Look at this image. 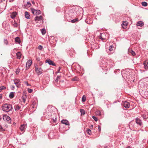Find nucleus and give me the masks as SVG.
Instances as JSON below:
<instances>
[{
    "instance_id": "obj_20",
    "label": "nucleus",
    "mask_w": 148,
    "mask_h": 148,
    "mask_svg": "<svg viewBox=\"0 0 148 148\" xmlns=\"http://www.w3.org/2000/svg\"><path fill=\"white\" fill-rule=\"evenodd\" d=\"M25 17L27 19L29 18L30 15L27 12H25Z\"/></svg>"
},
{
    "instance_id": "obj_54",
    "label": "nucleus",
    "mask_w": 148,
    "mask_h": 148,
    "mask_svg": "<svg viewBox=\"0 0 148 148\" xmlns=\"http://www.w3.org/2000/svg\"><path fill=\"white\" fill-rule=\"evenodd\" d=\"M1 116H0V119H1Z\"/></svg>"
},
{
    "instance_id": "obj_25",
    "label": "nucleus",
    "mask_w": 148,
    "mask_h": 148,
    "mask_svg": "<svg viewBox=\"0 0 148 148\" xmlns=\"http://www.w3.org/2000/svg\"><path fill=\"white\" fill-rule=\"evenodd\" d=\"M142 5L144 7H145L147 5V3L145 1L141 3Z\"/></svg>"
},
{
    "instance_id": "obj_46",
    "label": "nucleus",
    "mask_w": 148,
    "mask_h": 148,
    "mask_svg": "<svg viewBox=\"0 0 148 148\" xmlns=\"http://www.w3.org/2000/svg\"><path fill=\"white\" fill-rule=\"evenodd\" d=\"M60 67H59V68L58 69V72H60Z\"/></svg>"
},
{
    "instance_id": "obj_7",
    "label": "nucleus",
    "mask_w": 148,
    "mask_h": 148,
    "mask_svg": "<svg viewBox=\"0 0 148 148\" xmlns=\"http://www.w3.org/2000/svg\"><path fill=\"white\" fill-rule=\"evenodd\" d=\"M26 124H23L21 125L19 128L21 131L24 132L25 131V129L26 128Z\"/></svg>"
},
{
    "instance_id": "obj_11",
    "label": "nucleus",
    "mask_w": 148,
    "mask_h": 148,
    "mask_svg": "<svg viewBox=\"0 0 148 148\" xmlns=\"http://www.w3.org/2000/svg\"><path fill=\"white\" fill-rule=\"evenodd\" d=\"M61 122L62 124H65L66 125H69V121L67 120L63 119L62 120Z\"/></svg>"
},
{
    "instance_id": "obj_32",
    "label": "nucleus",
    "mask_w": 148,
    "mask_h": 148,
    "mask_svg": "<svg viewBox=\"0 0 148 148\" xmlns=\"http://www.w3.org/2000/svg\"><path fill=\"white\" fill-rule=\"evenodd\" d=\"M60 76H57V78L55 80V82L56 83L58 82V79L60 78Z\"/></svg>"
},
{
    "instance_id": "obj_4",
    "label": "nucleus",
    "mask_w": 148,
    "mask_h": 148,
    "mask_svg": "<svg viewBox=\"0 0 148 148\" xmlns=\"http://www.w3.org/2000/svg\"><path fill=\"white\" fill-rule=\"evenodd\" d=\"M14 84L17 87H18L21 85L20 81L19 79H16L14 80Z\"/></svg>"
},
{
    "instance_id": "obj_48",
    "label": "nucleus",
    "mask_w": 148,
    "mask_h": 148,
    "mask_svg": "<svg viewBox=\"0 0 148 148\" xmlns=\"http://www.w3.org/2000/svg\"><path fill=\"white\" fill-rule=\"evenodd\" d=\"M2 98V96L1 95H0V99Z\"/></svg>"
},
{
    "instance_id": "obj_5",
    "label": "nucleus",
    "mask_w": 148,
    "mask_h": 148,
    "mask_svg": "<svg viewBox=\"0 0 148 148\" xmlns=\"http://www.w3.org/2000/svg\"><path fill=\"white\" fill-rule=\"evenodd\" d=\"M32 63V61L31 60H29L27 62L26 65V69H29L30 66Z\"/></svg>"
},
{
    "instance_id": "obj_33",
    "label": "nucleus",
    "mask_w": 148,
    "mask_h": 148,
    "mask_svg": "<svg viewBox=\"0 0 148 148\" xmlns=\"http://www.w3.org/2000/svg\"><path fill=\"white\" fill-rule=\"evenodd\" d=\"M5 130V129L0 125V131L3 132Z\"/></svg>"
},
{
    "instance_id": "obj_41",
    "label": "nucleus",
    "mask_w": 148,
    "mask_h": 148,
    "mask_svg": "<svg viewBox=\"0 0 148 148\" xmlns=\"http://www.w3.org/2000/svg\"><path fill=\"white\" fill-rule=\"evenodd\" d=\"M33 91V90L31 89H28V92L29 93H31Z\"/></svg>"
},
{
    "instance_id": "obj_26",
    "label": "nucleus",
    "mask_w": 148,
    "mask_h": 148,
    "mask_svg": "<svg viewBox=\"0 0 148 148\" xmlns=\"http://www.w3.org/2000/svg\"><path fill=\"white\" fill-rule=\"evenodd\" d=\"M95 114L97 116H100L101 115V112L98 110L96 111Z\"/></svg>"
},
{
    "instance_id": "obj_19",
    "label": "nucleus",
    "mask_w": 148,
    "mask_h": 148,
    "mask_svg": "<svg viewBox=\"0 0 148 148\" xmlns=\"http://www.w3.org/2000/svg\"><path fill=\"white\" fill-rule=\"evenodd\" d=\"M15 40L17 43L20 44L21 42L20 40L18 37H16L15 38Z\"/></svg>"
},
{
    "instance_id": "obj_30",
    "label": "nucleus",
    "mask_w": 148,
    "mask_h": 148,
    "mask_svg": "<svg viewBox=\"0 0 148 148\" xmlns=\"http://www.w3.org/2000/svg\"><path fill=\"white\" fill-rule=\"evenodd\" d=\"M86 99V97L85 95H83L82 98V102H85Z\"/></svg>"
},
{
    "instance_id": "obj_18",
    "label": "nucleus",
    "mask_w": 148,
    "mask_h": 148,
    "mask_svg": "<svg viewBox=\"0 0 148 148\" xmlns=\"http://www.w3.org/2000/svg\"><path fill=\"white\" fill-rule=\"evenodd\" d=\"M16 56H17V58L20 59L21 58V54L20 52H18L16 53Z\"/></svg>"
},
{
    "instance_id": "obj_14",
    "label": "nucleus",
    "mask_w": 148,
    "mask_h": 148,
    "mask_svg": "<svg viewBox=\"0 0 148 148\" xmlns=\"http://www.w3.org/2000/svg\"><path fill=\"white\" fill-rule=\"evenodd\" d=\"M144 25V23L141 21H138L137 23V26H139L142 27Z\"/></svg>"
},
{
    "instance_id": "obj_24",
    "label": "nucleus",
    "mask_w": 148,
    "mask_h": 148,
    "mask_svg": "<svg viewBox=\"0 0 148 148\" xmlns=\"http://www.w3.org/2000/svg\"><path fill=\"white\" fill-rule=\"evenodd\" d=\"M78 21V18H76L75 19H73L71 20V22L72 23H75L76 22H77Z\"/></svg>"
},
{
    "instance_id": "obj_34",
    "label": "nucleus",
    "mask_w": 148,
    "mask_h": 148,
    "mask_svg": "<svg viewBox=\"0 0 148 148\" xmlns=\"http://www.w3.org/2000/svg\"><path fill=\"white\" fill-rule=\"evenodd\" d=\"M6 87L4 86H1L0 87V92L2 90L5 89Z\"/></svg>"
},
{
    "instance_id": "obj_2",
    "label": "nucleus",
    "mask_w": 148,
    "mask_h": 148,
    "mask_svg": "<svg viewBox=\"0 0 148 148\" xmlns=\"http://www.w3.org/2000/svg\"><path fill=\"white\" fill-rule=\"evenodd\" d=\"M31 10L32 13L36 15L40 14L41 12L40 10H35L34 8H31Z\"/></svg>"
},
{
    "instance_id": "obj_42",
    "label": "nucleus",
    "mask_w": 148,
    "mask_h": 148,
    "mask_svg": "<svg viewBox=\"0 0 148 148\" xmlns=\"http://www.w3.org/2000/svg\"><path fill=\"white\" fill-rule=\"evenodd\" d=\"M27 4L29 6H30L31 5V3L29 2H27Z\"/></svg>"
},
{
    "instance_id": "obj_15",
    "label": "nucleus",
    "mask_w": 148,
    "mask_h": 148,
    "mask_svg": "<svg viewBox=\"0 0 148 148\" xmlns=\"http://www.w3.org/2000/svg\"><path fill=\"white\" fill-rule=\"evenodd\" d=\"M128 53H130L132 55L134 56L136 55V53L132 50L131 49H129L128 50Z\"/></svg>"
},
{
    "instance_id": "obj_45",
    "label": "nucleus",
    "mask_w": 148,
    "mask_h": 148,
    "mask_svg": "<svg viewBox=\"0 0 148 148\" xmlns=\"http://www.w3.org/2000/svg\"><path fill=\"white\" fill-rule=\"evenodd\" d=\"M5 1V0H0V3L1 2H4Z\"/></svg>"
},
{
    "instance_id": "obj_16",
    "label": "nucleus",
    "mask_w": 148,
    "mask_h": 148,
    "mask_svg": "<svg viewBox=\"0 0 148 148\" xmlns=\"http://www.w3.org/2000/svg\"><path fill=\"white\" fill-rule=\"evenodd\" d=\"M17 14V13L16 12H13L10 15V17L12 19H14L16 17Z\"/></svg>"
},
{
    "instance_id": "obj_8",
    "label": "nucleus",
    "mask_w": 148,
    "mask_h": 148,
    "mask_svg": "<svg viewBox=\"0 0 148 148\" xmlns=\"http://www.w3.org/2000/svg\"><path fill=\"white\" fill-rule=\"evenodd\" d=\"M35 70L37 73L41 74L42 73V70L41 68H36V67Z\"/></svg>"
},
{
    "instance_id": "obj_22",
    "label": "nucleus",
    "mask_w": 148,
    "mask_h": 148,
    "mask_svg": "<svg viewBox=\"0 0 148 148\" xmlns=\"http://www.w3.org/2000/svg\"><path fill=\"white\" fill-rule=\"evenodd\" d=\"M9 97L10 98H13L14 97V92H10Z\"/></svg>"
},
{
    "instance_id": "obj_28",
    "label": "nucleus",
    "mask_w": 148,
    "mask_h": 148,
    "mask_svg": "<svg viewBox=\"0 0 148 148\" xmlns=\"http://www.w3.org/2000/svg\"><path fill=\"white\" fill-rule=\"evenodd\" d=\"M142 116L143 117L144 119H146L148 117V116L146 114H144L143 115H142Z\"/></svg>"
},
{
    "instance_id": "obj_1",
    "label": "nucleus",
    "mask_w": 148,
    "mask_h": 148,
    "mask_svg": "<svg viewBox=\"0 0 148 148\" xmlns=\"http://www.w3.org/2000/svg\"><path fill=\"white\" fill-rule=\"evenodd\" d=\"M12 109V105L5 103L3 106L2 110L4 111L8 112L11 111Z\"/></svg>"
},
{
    "instance_id": "obj_12",
    "label": "nucleus",
    "mask_w": 148,
    "mask_h": 148,
    "mask_svg": "<svg viewBox=\"0 0 148 148\" xmlns=\"http://www.w3.org/2000/svg\"><path fill=\"white\" fill-rule=\"evenodd\" d=\"M136 122L137 124L139 125H141L142 123V122L141 121V120L138 119H136Z\"/></svg>"
},
{
    "instance_id": "obj_38",
    "label": "nucleus",
    "mask_w": 148,
    "mask_h": 148,
    "mask_svg": "<svg viewBox=\"0 0 148 148\" xmlns=\"http://www.w3.org/2000/svg\"><path fill=\"white\" fill-rule=\"evenodd\" d=\"M92 118L95 121H97L98 119H97V118L96 117H95V116H92Z\"/></svg>"
},
{
    "instance_id": "obj_31",
    "label": "nucleus",
    "mask_w": 148,
    "mask_h": 148,
    "mask_svg": "<svg viewBox=\"0 0 148 148\" xmlns=\"http://www.w3.org/2000/svg\"><path fill=\"white\" fill-rule=\"evenodd\" d=\"M41 33L43 35H44L46 33V30L45 29H42L41 30Z\"/></svg>"
},
{
    "instance_id": "obj_39",
    "label": "nucleus",
    "mask_w": 148,
    "mask_h": 148,
    "mask_svg": "<svg viewBox=\"0 0 148 148\" xmlns=\"http://www.w3.org/2000/svg\"><path fill=\"white\" fill-rule=\"evenodd\" d=\"M38 49H39V50H41L42 49V46L41 45H40L38 46Z\"/></svg>"
},
{
    "instance_id": "obj_13",
    "label": "nucleus",
    "mask_w": 148,
    "mask_h": 148,
    "mask_svg": "<svg viewBox=\"0 0 148 148\" xmlns=\"http://www.w3.org/2000/svg\"><path fill=\"white\" fill-rule=\"evenodd\" d=\"M42 16H36L34 18V20L35 21H40L42 20Z\"/></svg>"
},
{
    "instance_id": "obj_50",
    "label": "nucleus",
    "mask_w": 148,
    "mask_h": 148,
    "mask_svg": "<svg viewBox=\"0 0 148 148\" xmlns=\"http://www.w3.org/2000/svg\"><path fill=\"white\" fill-rule=\"evenodd\" d=\"M26 85H27V86H28V85H29V84L28 83H27H27H26Z\"/></svg>"
},
{
    "instance_id": "obj_27",
    "label": "nucleus",
    "mask_w": 148,
    "mask_h": 148,
    "mask_svg": "<svg viewBox=\"0 0 148 148\" xmlns=\"http://www.w3.org/2000/svg\"><path fill=\"white\" fill-rule=\"evenodd\" d=\"M80 111L82 114L84 115L85 114V112L84 110L81 109L80 110Z\"/></svg>"
},
{
    "instance_id": "obj_17",
    "label": "nucleus",
    "mask_w": 148,
    "mask_h": 148,
    "mask_svg": "<svg viewBox=\"0 0 148 148\" xmlns=\"http://www.w3.org/2000/svg\"><path fill=\"white\" fill-rule=\"evenodd\" d=\"M148 64V61L147 60L145 61L144 63V68L146 70H147L148 69V67L147 64Z\"/></svg>"
},
{
    "instance_id": "obj_52",
    "label": "nucleus",
    "mask_w": 148,
    "mask_h": 148,
    "mask_svg": "<svg viewBox=\"0 0 148 148\" xmlns=\"http://www.w3.org/2000/svg\"><path fill=\"white\" fill-rule=\"evenodd\" d=\"M14 88V86H12V88Z\"/></svg>"
},
{
    "instance_id": "obj_43",
    "label": "nucleus",
    "mask_w": 148,
    "mask_h": 148,
    "mask_svg": "<svg viewBox=\"0 0 148 148\" xmlns=\"http://www.w3.org/2000/svg\"><path fill=\"white\" fill-rule=\"evenodd\" d=\"M98 130L99 131H100L101 130V127L99 125L98 126Z\"/></svg>"
},
{
    "instance_id": "obj_49",
    "label": "nucleus",
    "mask_w": 148,
    "mask_h": 148,
    "mask_svg": "<svg viewBox=\"0 0 148 148\" xmlns=\"http://www.w3.org/2000/svg\"><path fill=\"white\" fill-rule=\"evenodd\" d=\"M90 127V128H93V125H91V126Z\"/></svg>"
},
{
    "instance_id": "obj_40",
    "label": "nucleus",
    "mask_w": 148,
    "mask_h": 148,
    "mask_svg": "<svg viewBox=\"0 0 148 148\" xmlns=\"http://www.w3.org/2000/svg\"><path fill=\"white\" fill-rule=\"evenodd\" d=\"M4 43L6 45L8 44V41L7 40H4Z\"/></svg>"
},
{
    "instance_id": "obj_36",
    "label": "nucleus",
    "mask_w": 148,
    "mask_h": 148,
    "mask_svg": "<svg viewBox=\"0 0 148 148\" xmlns=\"http://www.w3.org/2000/svg\"><path fill=\"white\" fill-rule=\"evenodd\" d=\"M13 25L14 27H16L18 26L17 23L15 21H14V23H13Z\"/></svg>"
},
{
    "instance_id": "obj_44",
    "label": "nucleus",
    "mask_w": 148,
    "mask_h": 148,
    "mask_svg": "<svg viewBox=\"0 0 148 148\" xmlns=\"http://www.w3.org/2000/svg\"><path fill=\"white\" fill-rule=\"evenodd\" d=\"M34 67H35V69H36V68H38L37 67V65L36 64H34Z\"/></svg>"
},
{
    "instance_id": "obj_35",
    "label": "nucleus",
    "mask_w": 148,
    "mask_h": 148,
    "mask_svg": "<svg viewBox=\"0 0 148 148\" xmlns=\"http://www.w3.org/2000/svg\"><path fill=\"white\" fill-rule=\"evenodd\" d=\"M86 131L87 133L89 135H90L91 134V131L90 129H88Z\"/></svg>"
},
{
    "instance_id": "obj_6",
    "label": "nucleus",
    "mask_w": 148,
    "mask_h": 148,
    "mask_svg": "<svg viewBox=\"0 0 148 148\" xmlns=\"http://www.w3.org/2000/svg\"><path fill=\"white\" fill-rule=\"evenodd\" d=\"M46 62L48 63L49 64L53 66L56 65V64L52 60L50 59L47 60L45 61Z\"/></svg>"
},
{
    "instance_id": "obj_47",
    "label": "nucleus",
    "mask_w": 148,
    "mask_h": 148,
    "mask_svg": "<svg viewBox=\"0 0 148 148\" xmlns=\"http://www.w3.org/2000/svg\"><path fill=\"white\" fill-rule=\"evenodd\" d=\"M42 64V62H40L39 63L40 65L41 66Z\"/></svg>"
},
{
    "instance_id": "obj_51",
    "label": "nucleus",
    "mask_w": 148,
    "mask_h": 148,
    "mask_svg": "<svg viewBox=\"0 0 148 148\" xmlns=\"http://www.w3.org/2000/svg\"><path fill=\"white\" fill-rule=\"evenodd\" d=\"M130 146H128L127 147H126V148H130Z\"/></svg>"
},
{
    "instance_id": "obj_9",
    "label": "nucleus",
    "mask_w": 148,
    "mask_h": 148,
    "mask_svg": "<svg viewBox=\"0 0 148 148\" xmlns=\"http://www.w3.org/2000/svg\"><path fill=\"white\" fill-rule=\"evenodd\" d=\"M128 22L127 21H123V23L121 24L122 27L124 29H125L127 27V26L128 25Z\"/></svg>"
},
{
    "instance_id": "obj_23",
    "label": "nucleus",
    "mask_w": 148,
    "mask_h": 148,
    "mask_svg": "<svg viewBox=\"0 0 148 148\" xmlns=\"http://www.w3.org/2000/svg\"><path fill=\"white\" fill-rule=\"evenodd\" d=\"M14 108L15 109V110L16 111H17L19 110L20 109V107L18 105H16L14 106Z\"/></svg>"
},
{
    "instance_id": "obj_53",
    "label": "nucleus",
    "mask_w": 148,
    "mask_h": 148,
    "mask_svg": "<svg viewBox=\"0 0 148 148\" xmlns=\"http://www.w3.org/2000/svg\"><path fill=\"white\" fill-rule=\"evenodd\" d=\"M36 60H39V59H38V58H36Z\"/></svg>"
},
{
    "instance_id": "obj_37",
    "label": "nucleus",
    "mask_w": 148,
    "mask_h": 148,
    "mask_svg": "<svg viewBox=\"0 0 148 148\" xmlns=\"http://www.w3.org/2000/svg\"><path fill=\"white\" fill-rule=\"evenodd\" d=\"M78 79L77 77H75L74 78H73L72 79V81H76L78 80Z\"/></svg>"
},
{
    "instance_id": "obj_3",
    "label": "nucleus",
    "mask_w": 148,
    "mask_h": 148,
    "mask_svg": "<svg viewBox=\"0 0 148 148\" xmlns=\"http://www.w3.org/2000/svg\"><path fill=\"white\" fill-rule=\"evenodd\" d=\"M3 119L4 120H6L8 123L11 122V119L10 117L6 115H4L3 116Z\"/></svg>"
},
{
    "instance_id": "obj_10",
    "label": "nucleus",
    "mask_w": 148,
    "mask_h": 148,
    "mask_svg": "<svg viewBox=\"0 0 148 148\" xmlns=\"http://www.w3.org/2000/svg\"><path fill=\"white\" fill-rule=\"evenodd\" d=\"M123 106L125 108H128L130 107V104L128 102L125 101L123 103Z\"/></svg>"
},
{
    "instance_id": "obj_29",
    "label": "nucleus",
    "mask_w": 148,
    "mask_h": 148,
    "mask_svg": "<svg viewBox=\"0 0 148 148\" xmlns=\"http://www.w3.org/2000/svg\"><path fill=\"white\" fill-rule=\"evenodd\" d=\"M104 35V34H101L99 38L100 39H101V40H103L105 39V38L103 37V36Z\"/></svg>"
},
{
    "instance_id": "obj_21",
    "label": "nucleus",
    "mask_w": 148,
    "mask_h": 148,
    "mask_svg": "<svg viewBox=\"0 0 148 148\" xmlns=\"http://www.w3.org/2000/svg\"><path fill=\"white\" fill-rule=\"evenodd\" d=\"M108 50L110 51H111L113 50V48H114V47L112 45H109Z\"/></svg>"
}]
</instances>
